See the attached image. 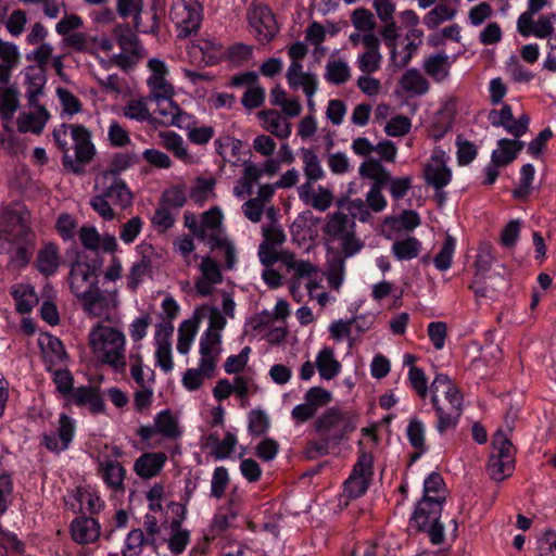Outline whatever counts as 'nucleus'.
<instances>
[{
	"mask_svg": "<svg viewBox=\"0 0 556 556\" xmlns=\"http://www.w3.org/2000/svg\"><path fill=\"white\" fill-rule=\"evenodd\" d=\"M444 485L441 473L432 471L428 475L424 481L422 496L416 503L408 521L409 528L417 533H426L432 545L445 542V526L441 517L446 498L440 495Z\"/></svg>",
	"mask_w": 556,
	"mask_h": 556,
	"instance_id": "1",
	"label": "nucleus"
},
{
	"mask_svg": "<svg viewBox=\"0 0 556 556\" xmlns=\"http://www.w3.org/2000/svg\"><path fill=\"white\" fill-rule=\"evenodd\" d=\"M314 431L319 439L308 440L304 446V455L307 459H317L329 454L342 442L349 440L350 434L357 428V415L330 407L314 421Z\"/></svg>",
	"mask_w": 556,
	"mask_h": 556,
	"instance_id": "2",
	"label": "nucleus"
},
{
	"mask_svg": "<svg viewBox=\"0 0 556 556\" xmlns=\"http://www.w3.org/2000/svg\"><path fill=\"white\" fill-rule=\"evenodd\" d=\"M53 141L63 152V165L78 173L94 157L97 150L91 132L81 124H60L53 129Z\"/></svg>",
	"mask_w": 556,
	"mask_h": 556,
	"instance_id": "3",
	"label": "nucleus"
},
{
	"mask_svg": "<svg viewBox=\"0 0 556 556\" xmlns=\"http://www.w3.org/2000/svg\"><path fill=\"white\" fill-rule=\"evenodd\" d=\"M89 339L92 351L100 356L103 364L116 371L125 370L126 338L123 331L109 326H98L90 332Z\"/></svg>",
	"mask_w": 556,
	"mask_h": 556,
	"instance_id": "4",
	"label": "nucleus"
},
{
	"mask_svg": "<svg viewBox=\"0 0 556 556\" xmlns=\"http://www.w3.org/2000/svg\"><path fill=\"white\" fill-rule=\"evenodd\" d=\"M68 280L72 293L81 302L85 312H91L102 300L99 280L83 262L81 254H78L72 263Z\"/></svg>",
	"mask_w": 556,
	"mask_h": 556,
	"instance_id": "5",
	"label": "nucleus"
},
{
	"mask_svg": "<svg viewBox=\"0 0 556 556\" xmlns=\"http://www.w3.org/2000/svg\"><path fill=\"white\" fill-rule=\"evenodd\" d=\"M169 18L175 24L177 37L187 38L197 34L202 22V5L197 0H173Z\"/></svg>",
	"mask_w": 556,
	"mask_h": 556,
	"instance_id": "6",
	"label": "nucleus"
},
{
	"mask_svg": "<svg viewBox=\"0 0 556 556\" xmlns=\"http://www.w3.org/2000/svg\"><path fill=\"white\" fill-rule=\"evenodd\" d=\"M12 240L14 248L10 255V262L18 269L26 268L37 247V235L33 228L21 217L12 227Z\"/></svg>",
	"mask_w": 556,
	"mask_h": 556,
	"instance_id": "7",
	"label": "nucleus"
},
{
	"mask_svg": "<svg viewBox=\"0 0 556 556\" xmlns=\"http://www.w3.org/2000/svg\"><path fill=\"white\" fill-rule=\"evenodd\" d=\"M251 31L260 43H268L278 33L276 17L269 7L254 4L248 11Z\"/></svg>",
	"mask_w": 556,
	"mask_h": 556,
	"instance_id": "8",
	"label": "nucleus"
},
{
	"mask_svg": "<svg viewBox=\"0 0 556 556\" xmlns=\"http://www.w3.org/2000/svg\"><path fill=\"white\" fill-rule=\"evenodd\" d=\"M156 433L167 440H177L182 435L178 420L169 408H165L155 415L154 426H140L136 431L142 442L150 441Z\"/></svg>",
	"mask_w": 556,
	"mask_h": 556,
	"instance_id": "9",
	"label": "nucleus"
},
{
	"mask_svg": "<svg viewBox=\"0 0 556 556\" xmlns=\"http://www.w3.org/2000/svg\"><path fill=\"white\" fill-rule=\"evenodd\" d=\"M490 124L494 127H503L508 134L519 139L529 128L530 118L527 114L515 118L511 106L504 104L501 110H491L488 114Z\"/></svg>",
	"mask_w": 556,
	"mask_h": 556,
	"instance_id": "10",
	"label": "nucleus"
},
{
	"mask_svg": "<svg viewBox=\"0 0 556 556\" xmlns=\"http://www.w3.org/2000/svg\"><path fill=\"white\" fill-rule=\"evenodd\" d=\"M76 434V420L62 413L59 417V427L56 434L45 433L41 438V444L50 452L60 453L66 451L73 442Z\"/></svg>",
	"mask_w": 556,
	"mask_h": 556,
	"instance_id": "11",
	"label": "nucleus"
},
{
	"mask_svg": "<svg viewBox=\"0 0 556 556\" xmlns=\"http://www.w3.org/2000/svg\"><path fill=\"white\" fill-rule=\"evenodd\" d=\"M153 102L157 106L154 113L160 117L161 124L179 128H189L193 124V116L184 112L173 101V98L160 99Z\"/></svg>",
	"mask_w": 556,
	"mask_h": 556,
	"instance_id": "12",
	"label": "nucleus"
},
{
	"mask_svg": "<svg viewBox=\"0 0 556 556\" xmlns=\"http://www.w3.org/2000/svg\"><path fill=\"white\" fill-rule=\"evenodd\" d=\"M362 43L365 51L357 56L356 64L362 73L370 75L381 67L380 39L375 34L368 33L362 36Z\"/></svg>",
	"mask_w": 556,
	"mask_h": 556,
	"instance_id": "13",
	"label": "nucleus"
},
{
	"mask_svg": "<svg viewBox=\"0 0 556 556\" xmlns=\"http://www.w3.org/2000/svg\"><path fill=\"white\" fill-rule=\"evenodd\" d=\"M100 529L99 521L87 516L76 517L70 525L72 539L81 545L96 542L100 536Z\"/></svg>",
	"mask_w": 556,
	"mask_h": 556,
	"instance_id": "14",
	"label": "nucleus"
},
{
	"mask_svg": "<svg viewBox=\"0 0 556 556\" xmlns=\"http://www.w3.org/2000/svg\"><path fill=\"white\" fill-rule=\"evenodd\" d=\"M47 84L46 70L29 65L24 70L25 97L29 106H37Z\"/></svg>",
	"mask_w": 556,
	"mask_h": 556,
	"instance_id": "15",
	"label": "nucleus"
},
{
	"mask_svg": "<svg viewBox=\"0 0 556 556\" xmlns=\"http://www.w3.org/2000/svg\"><path fill=\"white\" fill-rule=\"evenodd\" d=\"M61 265L59 247L54 242H47L37 252L34 267L46 278L54 276Z\"/></svg>",
	"mask_w": 556,
	"mask_h": 556,
	"instance_id": "16",
	"label": "nucleus"
},
{
	"mask_svg": "<svg viewBox=\"0 0 556 556\" xmlns=\"http://www.w3.org/2000/svg\"><path fill=\"white\" fill-rule=\"evenodd\" d=\"M143 10V0H116V12L122 18L132 17L134 27L140 30L141 13ZM159 18L156 13L152 15V24L148 29H141L143 33H157Z\"/></svg>",
	"mask_w": 556,
	"mask_h": 556,
	"instance_id": "17",
	"label": "nucleus"
},
{
	"mask_svg": "<svg viewBox=\"0 0 556 556\" xmlns=\"http://www.w3.org/2000/svg\"><path fill=\"white\" fill-rule=\"evenodd\" d=\"M199 345L201 358L197 369L201 371L204 378H211L216 369V354L218 351L214 354V346L219 345V338L212 336L210 331L202 333Z\"/></svg>",
	"mask_w": 556,
	"mask_h": 556,
	"instance_id": "18",
	"label": "nucleus"
},
{
	"mask_svg": "<svg viewBox=\"0 0 556 556\" xmlns=\"http://www.w3.org/2000/svg\"><path fill=\"white\" fill-rule=\"evenodd\" d=\"M303 65L300 62H291L288 67L286 78L289 87L292 90H298L300 87L303 89L305 96L316 93L317 78L314 74L304 73Z\"/></svg>",
	"mask_w": 556,
	"mask_h": 556,
	"instance_id": "19",
	"label": "nucleus"
},
{
	"mask_svg": "<svg viewBox=\"0 0 556 556\" xmlns=\"http://www.w3.org/2000/svg\"><path fill=\"white\" fill-rule=\"evenodd\" d=\"M525 142L515 139L503 138L497 142V148L492 152V165L501 168L511 163L523 149Z\"/></svg>",
	"mask_w": 556,
	"mask_h": 556,
	"instance_id": "20",
	"label": "nucleus"
},
{
	"mask_svg": "<svg viewBox=\"0 0 556 556\" xmlns=\"http://www.w3.org/2000/svg\"><path fill=\"white\" fill-rule=\"evenodd\" d=\"M167 457L164 453H146L136 459L134 465L135 472L142 479H150L160 473Z\"/></svg>",
	"mask_w": 556,
	"mask_h": 556,
	"instance_id": "21",
	"label": "nucleus"
},
{
	"mask_svg": "<svg viewBox=\"0 0 556 556\" xmlns=\"http://www.w3.org/2000/svg\"><path fill=\"white\" fill-rule=\"evenodd\" d=\"M36 112L21 113L17 118V129L21 132H33L39 135L47 124L50 114L42 105L34 106Z\"/></svg>",
	"mask_w": 556,
	"mask_h": 556,
	"instance_id": "22",
	"label": "nucleus"
},
{
	"mask_svg": "<svg viewBox=\"0 0 556 556\" xmlns=\"http://www.w3.org/2000/svg\"><path fill=\"white\" fill-rule=\"evenodd\" d=\"M517 30L522 37L547 38L554 33V26H551L542 16L534 22L533 16L520 14L517 20Z\"/></svg>",
	"mask_w": 556,
	"mask_h": 556,
	"instance_id": "23",
	"label": "nucleus"
},
{
	"mask_svg": "<svg viewBox=\"0 0 556 556\" xmlns=\"http://www.w3.org/2000/svg\"><path fill=\"white\" fill-rule=\"evenodd\" d=\"M367 138H356L352 143L353 151L362 156H368V160L359 167L358 174H388L381 166L380 159H374L370 154L375 150Z\"/></svg>",
	"mask_w": 556,
	"mask_h": 556,
	"instance_id": "24",
	"label": "nucleus"
},
{
	"mask_svg": "<svg viewBox=\"0 0 556 556\" xmlns=\"http://www.w3.org/2000/svg\"><path fill=\"white\" fill-rule=\"evenodd\" d=\"M264 128L274 136L286 139L291 135V123L276 110H264L258 113Z\"/></svg>",
	"mask_w": 556,
	"mask_h": 556,
	"instance_id": "25",
	"label": "nucleus"
},
{
	"mask_svg": "<svg viewBox=\"0 0 556 556\" xmlns=\"http://www.w3.org/2000/svg\"><path fill=\"white\" fill-rule=\"evenodd\" d=\"M10 294L15 301L16 312L22 315L29 314L38 303V296L31 285H15L11 288Z\"/></svg>",
	"mask_w": 556,
	"mask_h": 556,
	"instance_id": "26",
	"label": "nucleus"
},
{
	"mask_svg": "<svg viewBox=\"0 0 556 556\" xmlns=\"http://www.w3.org/2000/svg\"><path fill=\"white\" fill-rule=\"evenodd\" d=\"M105 188L104 195L115 204L126 205L130 202L131 194L126 184L119 179L121 176H102Z\"/></svg>",
	"mask_w": 556,
	"mask_h": 556,
	"instance_id": "27",
	"label": "nucleus"
},
{
	"mask_svg": "<svg viewBox=\"0 0 556 556\" xmlns=\"http://www.w3.org/2000/svg\"><path fill=\"white\" fill-rule=\"evenodd\" d=\"M355 223L348 215L343 213H333L327 223L325 224L323 230L324 232L330 237L331 239H341L350 231L354 230Z\"/></svg>",
	"mask_w": 556,
	"mask_h": 556,
	"instance_id": "28",
	"label": "nucleus"
},
{
	"mask_svg": "<svg viewBox=\"0 0 556 556\" xmlns=\"http://www.w3.org/2000/svg\"><path fill=\"white\" fill-rule=\"evenodd\" d=\"M316 367L319 376L325 380H331L341 371V364L334 358L333 350L323 348L316 357Z\"/></svg>",
	"mask_w": 556,
	"mask_h": 556,
	"instance_id": "29",
	"label": "nucleus"
},
{
	"mask_svg": "<svg viewBox=\"0 0 556 556\" xmlns=\"http://www.w3.org/2000/svg\"><path fill=\"white\" fill-rule=\"evenodd\" d=\"M368 178H374L375 182L370 187L366 197V204L368 210L372 212H381L387 206V200L382 194V190L388 187V181L390 176H367Z\"/></svg>",
	"mask_w": 556,
	"mask_h": 556,
	"instance_id": "30",
	"label": "nucleus"
},
{
	"mask_svg": "<svg viewBox=\"0 0 556 556\" xmlns=\"http://www.w3.org/2000/svg\"><path fill=\"white\" fill-rule=\"evenodd\" d=\"M450 66L448 55L443 52L431 54L424 62L426 74L435 81H442L448 76Z\"/></svg>",
	"mask_w": 556,
	"mask_h": 556,
	"instance_id": "31",
	"label": "nucleus"
},
{
	"mask_svg": "<svg viewBox=\"0 0 556 556\" xmlns=\"http://www.w3.org/2000/svg\"><path fill=\"white\" fill-rule=\"evenodd\" d=\"M401 88L413 96H422L429 90L428 80L416 68L406 71L401 80Z\"/></svg>",
	"mask_w": 556,
	"mask_h": 556,
	"instance_id": "32",
	"label": "nucleus"
},
{
	"mask_svg": "<svg viewBox=\"0 0 556 556\" xmlns=\"http://www.w3.org/2000/svg\"><path fill=\"white\" fill-rule=\"evenodd\" d=\"M261 177L262 176H241V190L237 186L235 188L236 194L239 197L251 195L253 193L254 187L258 186V199L262 201L270 200L275 193V190L270 185L260 186Z\"/></svg>",
	"mask_w": 556,
	"mask_h": 556,
	"instance_id": "33",
	"label": "nucleus"
},
{
	"mask_svg": "<svg viewBox=\"0 0 556 556\" xmlns=\"http://www.w3.org/2000/svg\"><path fill=\"white\" fill-rule=\"evenodd\" d=\"M172 534L168 540L163 539L162 542H167L168 549L176 555L181 554L190 543V531L182 529L179 520H172L169 523Z\"/></svg>",
	"mask_w": 556,
	"mask_h": 556,
	"instance_id": "34",
	"label": "nucleus"
},
{
	"mask_svg": "<svg viewBox=\"0 0 556 556\" xmlns=\"http://www.w3.org/2000/svg\"><path fill=\"white\" fill-rule=\"evenodd\" d=\"M199 329V317L186 319L178 327L177 351L186 355L189 353Z\"/></svg>",
	"mask_w": 556,
	"mask_h": 556,
	"instance_id": "35",
	"label": "nucleus"
},
{
	"mask_svg": "<svg viewBox=\"0 0 556 556\" xmlns=\"http://www.w3.org/2000/svg\"><path fill=\"white\" fill-rule=\"evenodd\" d=\"M457 240L451 235H446L440 251L433 258L434 267L440 271H445L451 268L453 257L456 251Z\"/></svg>",
	"mask_w": 556,
	"mask_h": 556,
	"instance_id": "36",
	"label": "nucleus"
},
{
	"mask_svg": "<svg viewBox=\"0 0 556 556\" xmlns=\"http://www.w3.org/2000/svg\"><path fill=\"white\" fill-rule=\"evenodd\" d=\"M18 108V90L14 86H0V116L10 121Z\"/></svg>",
	"mask_w": 556,
	"mask_h": 556,
	"instance_id": "37",
	"label": "nucleus"
},
{
	"mask_svg": "<svg viewBox=\"0 0 556 556\" xmlns=\"http://www.w3.org/2000/svg\"><path fill=\"white\" fill-rule=\"evenodd\" d=\"M420 250L421 242L415 237H407L392 244V253L399 261H410L419 255Z\"/></svg>",
	"mask_w": 556,
	"mask_h": 556,
	"instance_id": "38",
	"label": "nucleus"
},
{
	"mask_svg": "<svg viewBox=\"0 0 556 556\" xmlns=\"http://www.w3.org/2000/svg\"><path fill=\"white\" fill-rule=\"evenodd\" d=\"M114 36L122 51L141 54V46L137 35L128 26H117Z\"/></svg>",
	"mask_w": 556,
	"mask_h": 556,
	"instance_id": "39",
	"label": "nucleus"
},
{
	"mask_svg": "<svg viewBox=\"0 0 556 556\" xmlns=\"http://www.w3.org/2000/svg\"><path fill=\"white\" fill-rule=\"evenodd\" d=\"M140 162V155L135 152H117L111 157L109 168L105 174H119L131 169Z\"/></svg>",
	"mask_w": 556,
	"mask_h": 556,
	"instance_id": "40",
	"label": "nucleus"
},
{
	"mask_svg": "<svg viewBox=\"0 0 556 556\" xmlns=\"http://www.w3.org/2000/svg\"><path fill=\"white\" fill-rule=\"evenodd\" d=\"M102 478L108 486L115 490L123 488L126 469L119 463L108 460L102 464Z\"/></svg>",
	"mask_w": 556,
	"mask_h": 556,
	"instance_id": "41",
	"label": "nucleus"
},
{
	"mask_svg": "<svg viewBox=\"0 0 556 556\" xmlns=\"http://www.w3.org/2000/svg\"><path fill=\"white\" fill-rule=\"evenodd\" d=\"M147 85L150 90L147 99L150 102L165 98H173L175 94L174 87L165 77L150 76L147 80Z\"/></svg>",
	"mask_w": 556,
	"mask_h": 556,
	"instance_id": "42",
	"label": "nucleus"
},
{
	"mask_svg": "<svg viewBox=\"0 0 556 556\" xmlns=\"http://www.w3.org/2000/svg\"><path fill=\"white\" fill-rule=\"evenodd\" d=\"M351 77V71L346 62L330 60L326 65L325 78L333 85H342Z\"/></svg>",
	"mask_w": 556,
	"mask_h": 556,
	"instance_id": "43",
	"label": "nucleus"
},
{
	"mask_svg": "<svg viewBox=\"0 0 556 556\" xmlns=\"http://www.w3.org/2000/svg\"><path fill=\"white\" fill-rule=\"evenodd\" d=\"M345 260L342 255H336L327 263V280L333 290H339L344 281Z\"/></svg>",
	"mask_w": 556,
	"mask_h": 556,
	"instance_id": "44",
	"label": "nucleus"
},
{
	"mask_svg": "<svg viewBox=\"0 0 556 556\" xmlns=\"http://www.w3.org/2000/svg\"><path fill=\"white\" fill-rule=\"evenodd\" d=\"M514 469L515 460L502 459L490 455L486 470L492 480L501 482L511 476Z\"/></svg>",
	"mask_w": 556,
	"mask_h": 556,
	"instance_id": "45",
	"label": "nucleus"
},
{
	"mask_svg": "<svg viewBox=\"0 0 556 556\" xmlns=\"http://www.w3.org/2000/svg\"><path fill=\"white\" fill-rule=\"evenodd\" d=\"M456 13V8H451L445 3H440L424 16V24L429 29H434L439 24L454 18Z\"/></svg>",
	"mask_w": 556,
	"mask_h": 556,
	"instance_id": "46",
	"label": "nucleus"
},
{
	"mask_svg": "<svg viewBox=\"0 0 556 556\" xmlns=\"http://www.w3.org/2000/svg\"><path fill=\"white\" fill-rule=\"evenodd\" d=\"M358 452H357V460L353 466L351 475L358 476L362 478L371 477L372 476V466H374V455L371 452H367L364 450L363 441L359 440L358 443Z\"/></svg>",
	"mask_w": 556,
	"mask_h": 556,
	"instance_id": "47",
	"label": "nucleus"
},
{
	"mask_svg": "<svg viewBox=\"0 0 556 556\" xmlns=\"http://www.w3.org/2000/svg\"><path fill=\"white\" fill-rule=\"evenodd\" d=\"M148 101L147 97L130 99L123 109L124 116L138 122L151 121L152 116L147 105Z\"/></svg>",
	"mask_w": 556,
	"mask_h": 556,
	"instance_id": "48",
	"label": "nucleus"
},
{
	"mask_svg": "<svg viewBox=\"0 0 556 556\" xmlns=\"http://www.w3.org/2000/svg\"><path fill=\"white\" fill-rule=\"evenodd\" d=\"M406 437L415 450H428L426 446V427L420 419H410L406 428Z\"/></svg>",
	"mask_w": 556,
	"mask_h": 556,
	"instance_id": "49",
	"label": "nucleus"
},
{
	"mask_svg": "<svg viewBox=\"0 0 556 556\" xmlns=\"http://www.w3.org/2000/svg\"><path fill=\"white\" fill-rule=\"evenodd\" d=\"M492 447V456L507 460H515V447L511 441L502 431H497L493 435Z\"/></svg>",
	"mask_w": 556,
	"mask_h": 556,
	"instance_id": "50",
	"label": "nucleus"
},
{
	"mask_svg": "<svg viewBox=\"0 0 556 556\" xmlns=\"http://www.w3.org/2000/svg\"><path fill=\"white\" fill-rule=\"evenodd\" d=\"M164 147L172 151L178 159L187 162L190 159L184 139L174 131H166L161 135Z\"/></svg>",
	"mask_w": 556,
	"mask_h": 556,
	"instance_id": "51",
	"label": "nucleus"
},
{
	"mask_svg": "<svg viewBox=\"0 0 556 556\" xmlns=\"http://www.w3.org/2000/svg\"><path fill=\"white\" fill-rule=\"evenodd\" d=\"M270 427V421L267 414L262 409H252L249 413L248 429L252 435H263Z\"/></svg>",
	"mask_w": 556,
	"mask_h": 556,
	"instance_id": "52",
	"label": "nucleus"
},
{
	"mask_svg": "<svg viewBox=\"0 0 556 556\" xmlns=\"http://www.w3.org/2000/svg\"><path fill=\"white\" fill-rule=\"evenodd\" d=\"M143 547V531L141 529H132L126 536L123 556H141Z\"/></svg>",
	"mask_w": 556,
	"mask_h": 556,
	"instance_id": "53",
	"label": "nucleus"
},
{
	"mask_svg": "<svg viewBox=\"0 0 556 556\" xmlns=\"http://www.w3.org/2000/svg\"><path fill=\"white\" fill-rule=\"evenodd\" d=\"M448 160L450 156L443 150H433L424 174H451V168L447 166Z\"/></svg>",
	"mask_w": 556,
	"mask_h": 556,
	"instance_id": "54",
	"label": "nucleus"
},
{
	"mask_svg": "<svg viewBox=\"0 0 556 556\" xmlns=\"http://www.w3.org/2000/svg\"><path fill=\"white\" fill-rule=\"evenodd\" d=\"M460 416V412L438 409V413L435 414L437 421L433 427L441 435H443L448 429H455L457 427Z\"/></svg>",
	"mask_w": 556,
	"mask_h": 556,
	"instance_id": "55",
	"label": "nucleus"
},
{
	"mask_svg": "<svg viewBox=\"0 0 556 556\" xmlns=\"http://www.w3.org/2000/svg\"><path fill=\"white\" fill-rule=\"evenodd\" d=\"M229 483V475L227 468L219 466L214 469L211 481V496L217 500L222 498Z\"/></svg>",
	"mask_w": 556,
	"mask_h": 556,
	"instance_id": "56",
	"label": "nucleus"
},
{
	"mask_svg": "<svg viewBox=\"0 0 556 556\" xmlns=\"http://www.w3.org/2000/svg\"><path fill=\"white\" fill-rule=\"evenodd\" d=\"M351 20L353 26L361 31H371L376 27L374 14L365 8L354 10Z\"/></svg>",
	"mask_w": 556,
	"mask_h": 556,
	"instance_id": "57",
	"label": "nucleus"
},
{
	"mask_svg": "<svg viewBox=\"0 0 556 556\" xmlns=\"http://www.w3.org/2000/svg\"><path fill=\"white\" fill-rule=\"evenodd\" d=\"M535 176H521L516 187L511 190V195L517 201H527L532 192L541 186V181L534 185Z\"/></svg>",
	"mask_w": 556,
	"mask_h": 556,
	"instance_id": "58",
	"label": "nucleus"
},
{
	"mask_svg": "<svg viewBox=\"0 0 556 556\" xmlns=\"http://www.w3.org/2000/svg\"><path fill=\"white\" fill-rule=\"evenodd\" d=\"M251 351L250 346H244L239 354L228 356L224 364L225 371L232 375L243 370L249 362Z\"/></svg>",
	"mask_w": 556,
	"mask_h": 556,
	"instance_id": "59",
	"label": "nucleus"
},
{
	"mask_svg": "<svg viewBox=\"0 0 556 556\" xmlns=\"http://www.w3.org/2000/svg\"><path fill=\"white\" fill-rule=\"evenodd\" d=\"M53 53V47L48 42L39 43V46L28 52L26 54V60L28 62H35V67H41L42 70H46L49 60L51 59Z\"/></svg>",
	"mask_w": 556,
	"mask_h": 556,
	"instance_id": "60",
	"label": "nucleus"
},
{
	"mask_svg": "<svg viewBox=\"0 0 556 556\" xmlns=\"http://www.w3.org/2000/svg\"><path fill=\"white\" fill-rule=\"evenodd\" d=\"M216 149L223 157L242 156V141L232 137H225L215 141Z\"/></svg>",
	"mask_w": 556,
	"mask_h": 556,
	"instance_id": "61",
	"label": "nucleus"
},
{
	"mask_svg": "<svg viewBox=\"0 0 556 556\" xmlns=\"http://www.w3.org/2000/svg\"><path fill=\"white\" fill-rule=\"evenodd\" d=\"M108 139L112 147L124 148L130 143L129 132L117 122H111L108 129Z\"/></svg>",
	"mask_w": 556,
	"mask_h": 556,
	"instance_id": "62",
	"label": "nucleus"
},
{
	"mask_svg": "<svg viewBox=\"0 0 556 556\" xmlns=\"http://www.w3.org/2000/svg\"><path fill=\"white\" fill-rule=\"evenodd\" d=\"M368 490V482L358 476L350 475L344 481V492L351 500L362 497Z\"/></svg>",
	"mask_w": 556,
	"mask_h": 556,
	"instance_id": "63",
	"label": "nucleus"
},
{
	"mask_svg": "<svg viewBox=\"0 0 556 556\" xmlns=\"http://www.w3.org/2000/svg\"><path fill=\"white\" fill-rule=\"evenodd\" d=\"M265 96V89L257 84L244 91L241 103L245 109L253 110L264 104Z\"/></svg>",
	"mask_w": 556,
	"mask_h": 556,
	"instance_id": "64",
	"label": "nucleus"
}]
</instances>
